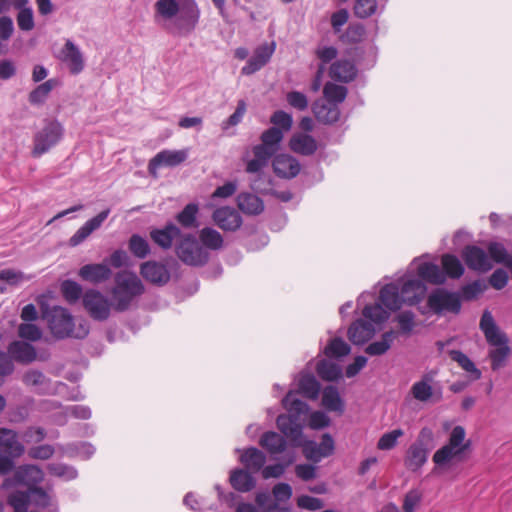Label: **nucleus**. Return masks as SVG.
<instances>
[{"label": "nucleus", "instance_id": "obj_1", "mask_svg": "<svg viewBox=\"0 0 512 512\" xmlns=\"http://www.w3.org/2000/svg\"><path fill=\"white\" fill-rule=\"evenodd\" d=\"M154 9L155 17L164 20L175 18V27L181 35L191 33L200 19V9L195 0H157Z\"/></svg>", "mask_w": 512, "mask_h": 512}, {"label": "nucleus", "instance_id": "obj_2", "mask_svg": "<svg viewBox=\"0 0 512 512\" xmlns=\"http://www.w3.org/2000/svg\"><path fill=\"white\" fill-rule=\"evenodd\" d=\"M114 281L111 290L113 309L117 312L127 311L133 301L144 293L145 287L136 274L127 271L118 272Z\"/></svg>", "mask_w": 512, "mask_h": 512}, {"label": "nucleus", "instance_id": "obj_3", "mask_svg": "<svg viewBox=\"0 0 512 512\" xmlns=\"http://www.w3.org/2000/svg\"><path fill=\"white\" fill-rule=\"evenodd\" d=\"M43 315L48 322L52 335L58 339L84 338L89 333L88 327L82 324L79 325V329L76 331L73 316L63 307L54 306L50 310L43 311Z\"/></svg>", "mask_w": 512, "mask_h": 512}, {"label": "nucleus", "instance_id": "obj_4", "mask_svg": "<svg viewBox=\"0 0 512 512\" xmlns=\"http://www.w3.org/2000/svg\"><path fill=\"white\" fill-rule=\"evenodd\" d=\"M175 253L185 265L203 267L210 260V253L192 235L185 234L175 247Z\"/></svg>", "mask_w": 512, "mask_h": 512}, {"label": "nucleus", "instance_id": "obj_5", "mask_svg": "<svg viewBox=\"0 0 512 512\" xmlns=\"http://www.w3.org/2000/svg\"><path fill=\"white\" fill-rule=\"evenodd\" d=\"M432 438L433 433L430 429L423 428L420 431L418 438L409 446L404 458V465L408 470L416 472L426 463L429 453L427 444Z\"/></svg>", "mask_w": 512, "mask_h": 512}, {"label": "nucleus", "instance_id": "obj_6", "mask_svg": "<svg viewBox=\"0 0 512 512\" xmlns=\"http://www.w3.org/2000/svg\"><path fill=\"white\" fill-rule=\"evenodd\" d=\"M63 126L58 121H49L34 136L33 157H39L55 146L63 136Z\"/></svg>", "mask_w": 512, "mask_h": 512}, {"label": "nucleus", "instance_id": "obj_7", "mask_svg": "<svg viewBox=\"0 0 512 512\" xmlns=\"http://www.w3.org/2000/svg\"><path fill=\"white\" fill-rule=\"evenodd\" d=\"M83 306L91 318L105 321L109 318L112 301L110 302L101 292L90 289L83 294Z\"/></svg>", "mask_w": 512, "mask_h": 512}, {"label": "nucleus", "instance_id": "obj_8", "mask_svg": "<svg viewBox=\"0 0 512 512\" xmlns=\"http://www.w3.org/2000/svg\"><path fill=\"white\" fill-rule=\"evenodd\" d=\"M427 305L435 314H441L444 311L457 314L461 309L459 296L441 288L428 296Z\"/></svg>", "mask_w": 512, "mask_h": 512}, {"label": "nucleus", "instance_id": "obj_9", "mask_svg": "<svg viewBox=\"0 0 512 512\" xmlns=\"http://www.w3.org/2000/svg\"><path fill=\"white\" fill-rule=\"evenodd\" d=\"M140 274L147 282L159 287L166 285L171 278L167 265L155 260L143 262Z\"/></svg>", "mask_w": 512, "mask_h": 512}, {"label": "nucleus", "instance_id": "obj_10", "mask_svg": "<svg viewBox=\"0 0 512 512\" xmlns=\"http://www.w3.org/2000/svg\"><path fill=\"white\" fill-rule=\"evenodd\" d=\"M276 48L275 42L270 44L264 43L258 46L246 65L242 67L243 75H252L263 68L271 59Z\"/></svg>", "mask_w": 512, "mask_h": 512}, {"label": "nucleus", "instance_id": "obj_11", "mask_svg": "<svg viewBox=\"0 0 512 512\" xmlns=\"http://www.w3.org/2000/svg\"><path fill=\"white\" fill-rule=\"evenodd\" d=\"M463 260L469 269L478 272H487L493 265L487 253L475 245L466 246L462 252Z\"/></svg>", "mask_w": 512, "mask_h": 512}, {"label": "nucleus", "instance_id": "obj_12", "mask_svg": "<svg viewBox=\"0 0 512 512\" xmlns=\"http://www.w3.org/2000/svg\"><path fill=\"white\" fill-rule=\"evenodd\" d=\"M213 222L222 230L234 232L242 225V217L238 211L229 206L217 208L212 214Z\"/></svg>", "mask_w": 512, "mask_h": 512}, {"label": "nucleus", "instance_id": "obj_13", "mask_svg": "<svg viewBox=\"0 0 512 512\" xmlns=\"http://www.w3.org/2000/svg\"><path fill=\"white\" fill-rule=\"evenodd\" d=\"M187 159L185 150H163L157 153L148 164L150 174L155 175L158 168L162 166L175 167Z\"/></svg>", "mask_w": 512, "mask_h": 512}, {"label": "nucleus", "instance_id": "obj_14", "mask_svg": "<svg viewBox=\"0 0 512 512\" xmlns=\"http://www.w3.org/2000/svg\"><path fill=\"white\" fill-rule=\"evenodd\" d=\"M274 173L283 179L295 178L301 170L299 161L289 154H278L272 161Z\"/></svg>", "mask_w": 512, "mask_h": 512}, {"label": "nucleus", "instance_id": "obj_15", "mask_svg": "<svg viewBox=\"0 0 512 512\" xmlns=\"http://www.w3.org/2000/svg\"><path fill=\"white\" fill-rule=\"evenodd\" d=\"M278 429L288 438L294 445H301L302 426L299 418L295 415H279L276 419Z\"/></svg>", "mask_w": 512, "mask_h": 512}, {"label": "nucleus", "instance_id": "obj_16", "mask_svg": "<svg viewBox=\"0 0 512 512\" xmlns=\"http://www.w3.org/2000/svg\"><path fill=\"white\" fill-rule=\"evenodd\" d=\"M110 214V209L107 208L97 214L95 217L89 219L83 226H81L75 234L69 239V244L72 247L81 244L89 235L100 228L103 222Z\"/></svg>", "mask_w": 512, "mask_h": 512}, {"label": "nucleus", "instance_id": "obj_17", "mask_svg": "<svg viewBox=\"0 0 512 512\" xmlns=\"http://www.w3.org/2000/svg\"><path fill=\"white\" fill-rule=\"evenodd\" d=\"M60 59L68 65L69 71L76 75L84 69V59L78 47L67 40L61 50Z\"/></svg>", "mask_w": 512, "mask_h": 512}, {"label": "nucleus", "instance_id": "obj_18", "mask_svg": "<svg viewBox=\"0 0 512 512\" xmlns=\"http://www.w3.org/2000/svg\"><path fill=\"white\" fill-rule=\"evenodd\" d=\"M318 146L316 139L307 133H295L289 140L290 149L302 156L313 155L318 150Z\"/></svg>", "mask_w": 512, "mask_h": 512}, {"label": "nucleus", "instance_id": "obj_19", "mask_svg": "<svg viewBox=\"0 0 512 512\" xmlns=\"http://www.w3.org/2000/svg\"><path fill=\"white\" fill-rule=\"evenodd\" d=\"M24 446L18 441L17 433L11 429L0 428V454L18 458L24 453Z\"/></svg>", "mask_w": 512, "mask_h": 512}, {"label": "nucleus", "instance_id": "obj_20", "mask_svg": "<svg viewBox=\"0 0 512 512\" xmlns=\"http://www.w3.org/2000/svg\"><path fill=\"white\" fill-rule=\"evenodd\" d=\"M312 112L315 118L323 124H333L340 118V109L336 103H329L318 99L312 104Z\"/></svg>", "mask_w": 512, "mask_h": 512}, {"label": "nucleus", "instance_id": "obj_21", "mask_svg": "<svg viewBox=\"0 0 512 512\" xmlns=\"http://www.w3.org/2000/svg\"><path fill=\"white\" fill-rule=\"evenodd\" d=\"M44 479L43 471L35 465L20 466L14 473L13 480L17 484L28 486V489L37 487L36 485Z\"/></svg>", "mask_w": 512, "mask_h": 512}, {"label": "nucleus", "instance_id": "obj_22", "mask_svg": "<svg viewBox=\"0 0 512 512\" xmlns=\"http://www.w3.org/2000/svg\"><path fill=\"white\" fill-rule=\"evenodd\" d=\"M78 275L85 281L98 284L108 280L112 271L108 265L103 263L86 264L80 268Z\"/></svg>", "mask_w": 512, "mask_h": 512}, {"label": "nucleus", "instance_id": "obj_23", "mask_svg": "<svg viewBox=\"0 0 512 512\" xmlns=\"http://www.w3.org/2000/svg\"><path fill=\"white\" fill-rule=\"evenodd\" d=\"M375 334L372 323L358 319L348 329V338L355 345H362L370 340Z\"/></svg>", "mask_w": 512, "mask_h": 512}, {"label": "nucleus", "instance_id": "obj_24", "mask_svg": "<svg viewBox=\"0 0 512 512\" xmlns=\"http://www.w3.org/2000/svg\"><path fill=\"white\" fill-rule=\"evenodd\" d=\"M180 235L181 230L173 223H169L161 229H152L150 231L152 241L164 250L170 249L173 240Z\"/></svg>", "mask_w": 512, "mask_h": 512}, {"label": "nucleus", "instance_id": "obj_25", "mask_svg": "<svg viewBox=\"0 0 512 512\" xmlns=\"http://www.w3.org/2000/svg\"><path fill=\"white\" fill-rule=\"evenodd\" d=\"M8 353L13 360L22 364H29L37 357L34 346L24 341L11 342L8 346Z\"/></svg>", "mask_w": 512, "mask_h": 512}, {"label": "nucleus", "instance_id": "obj_26", "mask_svg": "<svg viewBox=\"0 0 512 512\" xmlns=\"http://www.w3.org/2000/svg\"><path fill=\"white\" fill-rule=\"evenodd\" d=\"M357 69L349 60H338L329 69V76L339 82L348 83L356 77Z\"/></svg>", "mask_w": 512, "mask_h": 512}, {"label": "nucleus", "instance_id": "obj_27", "mask_svg": "<svg viewBox=\"0 0 512 512\" xmlns=\"http://www.w3.org/2000/svg\"><path fill=\"white\" fill-rule=\"evenodd\" d=\"M253 158L246 161L245 171L250 174L258 173L264 169L270 159L275 155L260 145L252 147Z\"/></svg>", "mask_w": 512, "mask_h": 512}, {"label": "nucleus", "instance_id": "obj_28", "mask_svg": "<svg viewBox=\"0 0 512 512\" xmlns=\"http://www.w3.org/2000/svg\"><path fill=\"white\" fill-rule=\"evenodd\" d=\"M380 303L390 311H397L405 304L402 300L398 286L395 284H386L379 293Z\"/></svg>", "mask_w": 512, "mask_h": 512}, {"label": "nucleus", "instance_id": "obj_29", "mask_svg": "<svg viewBox=\"0 0 512 512\" xmlns=\"http://www.w3.org/2000/svg\"><path fill=\"white\" fill-rule=\"evenodd\" d=\"M240 461L244 465L245 469L251 473H257L264 467L266 463V456L261 450L255 447H250L243 451L240 456Z\"/></svg>", "mask_w": 512, "mask_h": 512}, {"label": "nucleus", "instance_id": "obj_30", "mask_svg": "<svg viewBox=\"0 0 512 512\" xmlns=\"http://www.w3.org/2000/svg\"><path fill=\"white\" fill-rule=\"evenodd\" d=\"M237 206L246 215H259L264 211L263 200L252 193H240L237 196Z\"/></svg>", "mask_w": 512, "mask_h": 512}, {"label": "nucleus", "instance_id": "obj_31", "mask_svg": "<svg viewBox=\"0 0 512 512\" xmlns=\"http://www.w3.org/2000/svg\"><path fill=\"white\" fill-rule=\"evenodd\" d=\"M399 291L405 304L415 305L424 294V285L418 279H411L406 281Z\"/></svg>", "mask_w": 512, "mask_h": 512}, {"label": "nucleus", "instance_id": "obj_32", "mask_svg": "<svg viewBox=\"0 0 512 512\" xmlns=\"http://www.w3.org/2000/svg\"><path fill=\"white\" fill-rule=\"evenodd\" d=\"M480 329L489 344L503 343L504 334L500 333L494 318L489 311H484L480 320Z\"/></svg>", "mask_w": 512, "mask_h": 512}, {"label": "nucleus", "instance_id": "obj_33", "mask_svg": "<svg viewBox=\"0 0 512 512\" xmlns=\"http://www.w3.org/2000/svg\"><path fill=\"white\" fill-rule=\"evenodd\" d=\"M199 242L207 251H218L224 247L223 236L211 227H204L199 231Z\"/></svg>", "mask_w": 512, "mask_h": 512}, {"label": "nucleus", "instance_id": "obj_34", "mask_svg": "<svg viewBox=\"0 0 512 512\" xmlns=\"http://www.w3.org/2000/svg\"><path fill=\"white\" fill-rule=\"evenodd\" d=\"M247 469H236L230 475V483L232 487L239 492H249L255 485L256 481Z\"/></svg>", "mask_w": 512, "mask_h": 512}, {"label": "nucleus", "instance_id": "obj_35", "mask_svg": "<svg viewBox=\"0 0 512 512\" xmlns=\"http://www.w3.org/2000/svg\"><path fill=\"white\" fill-rule=\"evenodd\" d=\"M259 444L270 454H279L285 451L287 443L282 435L268 431L261 436Z\"/></svg>", "mask_w": 512, "mask_h": 512}, {"label": "nucleus", "instance_id": "obj_36", "mask_svg": "<svg viewBox=\"0 0 512 512\" xmlns=\"http://www.w3.org/2000/svg\"><path fill=\"white\" fill-rule=\"evenodd\" d=\"M417 274L421 279L431 284L440 285L446 280L445 275L440 268L436 264L429 262L420 264L417 268Z\"/></svg>", "mask_w": 512, "mask_h": 512}, {"label": "nucleus", "instance_id": "obj_37", "mask_svg": "<svg viewBox=\"0 0 512 512\" xmlns=\"http://www.w3.org/2000/svg\"><path fill=\"white\" fill-rule=\"evenodd\" d=\"M322 405L328 411L343 413L344 403L334 386H327L322 393Z\"/></svg>", "mask_w": 512, "mask_h": 512}, {"label": "nucleus", "instance_id": "obj_38", "mask_svg": "<svg viewBox=\"0 0 512 512\" xmlns=\"http://www.w3.org/2000/svg\"><path fill=\"white\" fill-rule=\"evenodd\" d=\"M492 345L496 346V348L490 350L489 358L491 360L492 370L496 371L505 365L506 359L509 356L511 350L508 346V339L506 336L503 337V343Z\"/></svg>", "mask_w": 512, "mask_h": 512}, {"label": "nucleus", "instance_id": "obj_39", "mask_svg": "<svg viewBox=\"0 0 512 512\" xmlns=\"http://www.w3.org/2000/svg\"><path fill=\"white\" fill-rule=\"evenodd\" d=\"M260 139V146L269 150L273 154H276L280 148V143L283 140V132L277 127H270L261 134Z\"/></svg>", "mask_w": 512, "mask_h": 512}, {"label": "nucleus", "instance_id": "obj_40", "mask_svg": "<svg viewBox=\"0 0 512 512\" xmlns=\"http://www.w3.org/2000/svg\"><path fill=\"white\" fill-rule=\"evenodd\" d=\"M441 264L445 277L447 276L451 279H458L464 274V267L455 255H442Z\"/></svg>", "mask_w": 512, "mask_h": 512}, {"label": "nucleus", "instance_id": "obj_41", "mask_svg": "<svg viewBox=\"0 0 512 512\" xmlns=\"http://www.w3.org/2000/svg\"><path fill=\"white\" fill-rule=\"evenodd\" d=\"M396 336L397 334L393 330L385 332L382 335L381 340L369 344L366 347L365 352L370 356H380L385 354L390 349Z\"/></svg>", "mask_w": 512, "mask_h": 512}, {"label": "nucleus", "instance_id": "obj_42", "mask_svg": "<svg viewBox=\"0 0 512 512\" xmlns=\"http://www.w3.org/2000/svg\"><path fill=\"white\" fill-rule=\"evenodd\" d=\"M450 358L456 362L464 371L470 373L473 380L481 378V371L475 366L474 362L460 350H450Z\"/></svg>", "mask_w": 512, "mask_h": 512}, {"label": "nucleus", "instance_id": "obj_43", "mask_svg": "<svg viewBox=\"0 0 512 512\" xmlns=\"http://www.w3.org/2000/svg\"><path fill=\"white\" fill-rule=\"evenodd\" d=\"M316 373L324 381H335L341 377L342 370L338 364L322 359L316 364Z\"/></svg>", "mask_w": 512, "mask_h": 512}, {"label": "nucleus", "instance_id": "obj_44", "mask_svg": "<svg viewBox=\"0 0 512 512\" xmlns=\"http://www.w3.org/2000/svg\"><path fill=\"white\" fill-rule=\"evenodd\" d=\"M490 258L499 264H503L512 271V255L508 253L503 244L499 242H490L487 246Z\"/></svg>", "mask_w": 512, "mask_h": 512}, {"label": "nucleus", "instance_id": "obj_45", "mask_svg": "<svg viewBox=\"0 0 512 512\" xmlns=\"http://www.w3.org/2000/svg\"><path fill=\"white\" fill-rule=\"evenodd\" d=\"M198 212V204L189 203L176 215V221L184 228H195L197 227Z\"/></svg>", "mask_w": 512, "mask_h": 512}, {"label": "nucleus", "instance_id": "obj_46", "mask_svg": "<svg viewBox=\"0 0 512 512\" xmlns=\"http://www.w3.org/2000/svg\"><path fill=\"white\" fill-rule=\"evenodd\" d=\"M348 90L345 86L327 82L323 88L324 100L329 103H336L338 106L346 99Z\"/></svg>", "mask_w": 512, "mask_h": 512}, {"label": "nucleus", "instance_id": "obj_47", "mask_svg": "<svg viewBox=\"0 0 512 512\" xmlns=\"http://www.w3.org/2000/svg\"><path fill=\"white\" fill-rule=\"evenodd\" d=\"M128 249L131 254L138 259H144L150 254L148 241L139 234H133L129 238Z\"/></svg>", "mask_w": 512, "mask_h": 512}, {"label": "nucleus", "instance_id": "obj_48", "mask_svg": "<svg viewBox=\"0 0 512 512\" xmlns=\"http://www.w3.org/2000/svg\"><path fill=\"white\" fill-rule=\"evenodd\" d=\"M282 404L290 413L289 415H295L298 418L308 410V405L297 397V393L292 391L283 398Z\"/></svg>", "mask_w": 512, "mask_h": 512}, {"label": "nucleus", "instance_id": "obj_49", "mask_svg": "<svg viewBox=\"0 0 512 512\" xmlns=\"http://www.w3.org/2000/svg\"><path fill=\"white\" fill-rule=\"evenodd\" d=\"M299 391L309 399H317L320 392V384L313 375H303L299 380Z\"/></svg>", "mask_w": 512, "mask_h": 512}, {"label": "nucleus", "instance_id": "obj_50", "mask_svg": "<svg viewBox=\"0 0 512 512\" xmlns=\"http://www.w3.org/2000/svg\"><path fill=\"white\" fill-rule=\"evenodd\" d=\"M57 81L55 79H49L46 82L38 85L29 94V102L33 105L42 104L52 89L56 86Z\"/></svg>", "mask_w": 512, "mask_h": 512}, {"label": "nucleus", "instance_id": "obj_51", "mask_svg": "<svg viewBox=\"0 0 512 512\" xmlns=\"http://www.w3.org/2000/svg\"><path fill=\"white\" fill-rule=\"evenodd\" d=\"M31 495L28 491H15L8 497V504L13 507L14 512H27Z\"/></svg>", "mask_w": 512, "mask_h": 512}, {"label": "nucleus", "instance_id": "obj_52", "mask_svg": "<svg viewBox=\"0 0 512 512\" xmlns=\"http://www.w3.org/2000/svg\"><path fill=\"white\" fill-rule=\"evenodd\" d=\"M61 293L68 303L77 302L82 296V287L73 280H65L60 286Z\"/></svg>", "mask_w": 512, "mask_h": 512}, {"label": "nucleus", "instance_id": "obj_53", "mask_svg": "<svg viewBox=\"0 0 512 512\" xmlns=\"http://www.w3.org/2000/svg\"><path fill=\"white\" fill-rule=\"evenodd\" d=\"M362 314L365 318L371 320L375 324L386 321L389 313L382 307V304L375 303L364 307Z\"/></svg>", "mask_w": 512, "mask_h": 512}, {"label": "nucleus", "instance_id": "obj_54", "mask_svg": "<svg viewBox=\"0 0 512 512\" xmlns=\"http://www.w3.org/2000/svg\"><path fill=\"white\" fill-rule=\"evenodd\" d=\"M350 346L342 338H334L325 348V354L328 357H343L350 353Z\"/></svg>", "mask_w": 512, "mask_h": 512}, {"label": "nucleus", "instance_id": "obj_55", "mask_svg": "<svg viewBox=\"0 0 512 512\" xmlns=\"http://www.w3.org/2000/svg\"><path fill=\"white\" fill-rule=\"evenodd\" d=\"M366 31L362 24H350L344 34L341 36L343 42L356 44L361 42L365 37Z\"/></svg>", "mask_w": 512, "mask_h": 512}, {"label": "nucleus", "instance_id": "obj_56", "mask_svg": "<svg viewBox=\"0 0 512 512\" xmlns=\"http://www.w3.org/2000/svg\"><path fill=\"white\" fill-rule=\"evenodd\" d=\"M377 0H356L353 8L356 17L365 19L376 13Z\"/></svg>", "mask_w": 512, "mask_h": 512}, {"label": "nucleus", "instance_id": "obj_57", "mask_svg": "<svg viewBox=\"0 0 512 512\" xmlns=\"http://www.w3.org/2000/svg\"><path fill=\"white\" fill-rule=\"evenodd\" d=\"M403 435L404 431L402 429H394L384 433L377 442V448L383 451L391 450L397 445L398 439Z\"/></svg>", "mask_w": 512, "mask_h": 512}, {"label": "nucleus", "instance_id": "obj_58", "mask_svg": "<svg viewBox=\"0 0 512 512\" xmlns=\"http://www.w3.org/2000/svg\"><path fill=\"white\" fill-rule=\"evenodd\" d=\"M465 435V429L462 426H455L450 433L447 445L462 454L468 446L463 444Z\"/></svg>", "mask_w": 512, "mask_h": 512}, {"label": "nucleus", "instance_id": "obj_59", "mask_svg": "<svg viewBox=\"0 0 512 512\" xmlns=\"http://www.w3.org/2000/svg\"><path fill=\"white\" fill-rule=\"evenodd\" d=\"M411 394L416 400L426 402L432 397L433 389L426 380H421L412 385Z\"/></svg>", "mask_w": 512, "mask_h": 512}, {"label": "nucleus", "instance_id": "obj_60", "mask_svg": "<svg viewBox=\"0 0 512 512\" xmlns=\"http://www.w3.org/2000/svg\"><path fill=\"white\" fill-rule=\"evenodd\" d=\"M18 336L22 339L35 342L41 339L42 331L35 324L21 323L18 326Z\"/></svg>", "mask_w": 512, "mask_h": 512}, {"label": "nucleus", "instance_id": "obj_61", "mask_svg": "<svg viewBox=\"0 0 512 512\" xmlns=\"http://www.w3.org/2000/svg\"><path fill=\"white\" fill-rule=\"evenodd\" d=\"M270 122L274 125L273 127H277L283 132L291 129L293 119L289 113L283 110H277L272 114Z\"/></svg>", "mask_w": 512, "mask_h": 512}, {"label": "nucleus", "instance_id": "obj_62", "mask_svg": "<svg viewBox=\"0 0 512 512\" xmlns=\"http://www.w3.org/2000/svg\"><path fill=\"white\" fill-rule=\"evenodd\" d=\"M287 103L298 111H304L308 108L309 102L306 95L299 91H290L286 94Z\"/></svg>", "mask_w": 512, "mask_h": 512}, {"label": "nucleus", "instance_id": "obj_63", "mask_svg": "<svg viewBox=\"0 0 512 512\" xmlns=\"http://www.w3.org/2000/svg\"><path fill=\"white\" fill-rule=\"evenodd\" d=\"M17 25L22 31H31L34 28L33 11L30 7L19 10Z\"/></svg>", "mask_w": 512, "mask_h": 512}, {"label": "nucleus", "instance_id": "obj_64", "mask_svg": "<svg viewBox=\"0 0 512 512\" xmlns=\"http://www.w3.org/2000/svg\"><path fill=\"white\" fill-rule=\"evenodd\" d=\"M459 455H460V453H458L456 450H454L453 448L449 447L446 444L434 453L433 462L436 465L441 466V465L446 464L451 459H453L454 457H457Z\"/></svg>", "mask_w": 512, "mask_h": 512}]
</instances>
